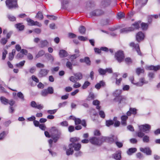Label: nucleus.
Here are the masks:
<instances>
[{"instance_id":"nucleus-41","label":"nucleus","mask_w":160,"mask_h":160,"mask_svg":"<svg viewBox=\"0 0 160 160\" xmlns=\"http://www.w3.org/2000/svg\"><path fill=\"white\" fill-rule=\"evenodd\" d=\"M142 131L139 129V130L137 133L138 136L139 138H142L144 136V133L142 132Z\"/></svg>"},{"instance_id":"nucleus-13","label":"nucleus","mask_w":160,"mask_h":160,"mask_svg":"<svg viewBox=\"0 0 160 160\" xmlns=\"http://www.w3.org/2000/svg\"><path fill=\"white\" fill-rule=\"evenodd\" d=\"M49 71V70L45 69H41L39 73V77H42L45 76L48 74Z\"/></svg>"},{"instance_id":"nucleus-60","label":"nucleus","mask_w":160,"mask_h":160,"mask_svg":"<svg viewBox=\"0 0 160 160\" xmlns=\"http://www.w3.org/2000/svg\"><path fill=\"white\" fill-rule=\"evenodd\" d=\"M80 56L79 54H74L72 55L71 56V58L72 59H76L78 57Z\"/></svg>"},{"instance_id":"nucleus-12","label":"nucleus","mask_w":160,"mask_h":160,"mask_svg":"<svg viewBox=\"0 0 160 160\" xmlns=\"http://www.w3.org/2000/svg\"><path fill=\"white\" fill-rule=\"evenodd\" d=\"M121 151H118L112 154V157L116 160H120L121 159Z\"/></svg>"},{"instance_id":"nucleus-19","label":"nucleus","mask_w":160,"mask_h":160,"mask_svg":"<svg viewBox=\"0 0 160 160\" xmlns=\"http://www.w3.org/2000/svg\"><path fill=\"white\" fill-rule=\"evenodd\" d=\"M59 54L60 57L62 58L67 56L68 54L67 52L65 50H61L60 51Z\"/></svg>"},{"instance_id":"nucleus-63","label":"nucleus","mask_w":160,"mask_h":160,"mask_svg":"<svg viewBox=\"0 0 160 160\" xmlns=\"http://www.w3.org/2000/svg\"><path fill=\"white\" fill-rule=\"evenodd\" d=\"M129 109H130V110L131 111L132 114L135 115L136 114L137 110L136 109H135V108H130Z\"/></svg>"},{"instance_id":"nucleus-35","label":"nucleus","mask_w":160,"mask_h":160,"mask_svg":"<svg viewBox=\"0 0 160 160\" xmlns=\"http://www.w3.org/2000/svg\"><path fill=\"white\" fill-rule=\"evenodd\" d=\"M95 98V96L94 94L93 93L91 92L87 98L88 100H91L94 99Z\"/></svg>"},{"instance_id":"nucleus-3","label":"nucleus","mask_w":160,"mask_h":160,"mask_svg":"<svg viewBox=\"0 0 160 160\" xmlns=\"http://www.w3.org/2000/svg\"><path fill=\"white\" fill-rule=\"evenodd\" d=\"M122 91L120 90H116L113 93L114 96L116 97L114 100L118 102L119 103H121L122 101L126 99V98L124 96H120Z\"/></svg>"},{"instance_id":"nucleus-26","label":"nucleus","mask_w":160,"mask_h":160,"mask_svg":"<svg viewBox=\"0 0 160 160\" xmlns=\"http://www.w3.org/2000/svg\"><path fill=\"white\" fill-rule=\"evenodd\" d=\"M15 27L20 31L23 30L24 28V26L22 23H19L16 24Z\"/></svg>"},{"instance_id":"nucleus-17","label":"nucleus","mask_w":160,"mask_h":160,"mask_svg":"<svg viewBox=\"0 0 160 160\" xmlns=\"http://www.w3.org/2000/svg\"><path fill=\"white\" fill-rule=\"evenodd\" d=\"M141 151L146 153L147 155H151L152 151L150 148L148 147H146L145 148H140Z\"/></svg>"},{"instance_id":"nucleus-28","label":"nucleus","mask_w":160,"mask_h":160,"mask_svg":"<svg viewBox=\"0 0 160 160\" xmlns=\"http://www.w3.org/2000/svg\"><path fill=\"white\" fill-rule=\"evenodd\" d=\"M45 54V52L44 50H41L36 55L35 58H38L40 57L43 56Z\"/></svg>"},{"instance_id":"nucleus-36","label":"nucleus","mask_w":160,"mask_h":160,"mask_svg":"<svg viewBox=\"0 0 160 160\" xmlns=\"http://www.w3.org/2000/svg\"><path fill=\"white\" fill-rule=\"evenodd\" d=\"M36 17L39 19H42L43 18V15L42 13L40 12H38L37 14Z\"/></svg>"},{"instance_id":"nucleus-10","label":"nucleus","mask_w":160,"mask_h":160,"mask_svg":"<svg viewBox=\"0 0 160 160\" xmlns=\"http://www.w3.org/2000/svg\"><path fill=\"white\" fill-rule=\"evenodd\" d=\"M111 3V0H102L100 6L101 8H105L109 6Z\"/></svg>"},{"instance_id":"nucleus-9","label":"nucleus","mask_w":160,"mask_h":160,"mask_svg":"<svg viewBox=\"0 0 160 160\" xmlns=\"http://www.w3.org/2000/svg\"><path fill=\"white\" fill-rule=\"evenodd\" d=\"M89 142L92 144L95 145H100L101 142L98 138L96 137H92L89 139Z\"/></svg>"},{"instance_id":"nucleus-25","label":"nucleus","mask_w":160,"mask_h":160,"mask_svg":"<svg viewBox=\"0 0 160 160\" xmlns=\"http://www.w3.org/2000/svg\"><path fill=\"white\" fill-rule=\"evenodd\" d=\"M0 100L2 103L5 105H7L8 102V100L5 97H1L0 98Z\"/></svg>"},{"instance_id":"nucleus-59","label":"nucleus","mask_w":160,"mask_h":160,"mask_svg":"<svg viewBox=\"0 0 160 160\" xmlns=\"http://www.w3.org/2000/svg\"><path fill=\"white\" fill-rule=\"evenodd\" d=\"M78 39L79 40L82 41H85L87 40V38L83 36H78Z\"/></svg>"},{"instance_id":"nucleus-45","label":"nucleus","mask_w":160,"mask_h":160,"mask_svg":"<svg viewBox=\"0 0 160 160\" xmlns=\"http://www.w3.org/2000/svg\"><path fill=\"white\" fill-rule=\"evenodd\" d=\"M7 39L5 38H2L0 41V42L3 45H5L7 43Z\"/></svg>"},{"instance_id":"nucleus-39","label":"nucleus","mask_w":160,"mask_h":160,"mask_svg":"<svg viewBox=\"0 0 160 160\" xmlns=\"http://www.w3.org/2000/svg\"><path fill=\"white\" fill-rule=\"evenodd\" d=\"M114 124V122L112 120H106V124L107 126L109 127Z\"/></svg>"},{"instance_id":"nucleus-31","label":"nucleus","mask_w":160,"mask_h":160,"mask_svg":"<svg viewBox=\"0 0 160 160\" xmlns=\"http://www.w3.org/2000/svg\"><path fill=\"white\" fill-rule=\"evenodd\" d=\"M79 31L81 34H83L85 32L86 28L84 26H81L79 28Z\"/></svg>"},{"instance_id":"nucleus-23","label":"nucleus","mask_w":160,"mask_h":160,"mask_svg":"<svg viewBox=\"0 0 160 160\" xmlns=\"http://www.w3.org/2000/svg\"><path fill=\"white\" fill-rule=\"evenodd\" d=\"M128 119V117L126 115H123L121 117V124L124 126L127 125L126 120Z\"/></svg>"},{"instance_id":"nucleus-34","label":"nucleus","mask_w":160,"mask_h":160,"mask_svg":"<svg viewBox=\"0 0 160 160\" xmlns=\"http://www.w3.org/2000/svg\"><path fill=\"white\" fill-rule=\"evenodd\" d=\"M7 17L8 19L11 21H14L16 20V18L11 15L8 14Z\"/></svg>"},{"instance_id":"nucleus-55","label":"nucleus","mask_w":160,"mask_h":160,"mask_svg":"<svg viewBox=\"0 0 160 160\" xmlns=\"http://www.w3.org/2000/svg\"><path fill=\"white\" fill-rule=\"evenodd\" d=\"M153 18V16H152V15H149L148 16V22L150 24L152 23Z\"/></svg>"},{"instance_id":"nucleus-56","label":"nucleus","mask_w":160,"mask_h":160,"mask_svg":"<svg viewBox=\"0 0 160 160\" xmlns=\"http://www.w3.org/2000/svg\"><path fill=\"white\" fill-rule=\"evenodd\" d=\"M99 115L100 117L102 118H104L105 116V114L104 112L102 111H100L99 112Z\"/></svg>"},{"instance_id":"nucleus-51","label":"nucleus","mask_w":160,"mask_h":160,"mask_svg":"<svg viewBox=\"0 0 160 160\" xmlns=\"http://www.w3.org/2000/svg\"><path fill=\"white\" fill-rule=\"evenodd\" d=\"M69 80L73 82H75L78 80L77 78L74 76H71L69 78Z\"/></svg>"},{"instance_id":"nucleus-24","label":"nucleus","mask_w":160,"mask_h":160,"mask_svg":"<svg viewBox=\"0 0 160 160\" xmlns=\"http://www.w3.org/2000/svg\"><path fill=\"white\" fill-rule=\"evenodd\" d=\"M148 69L149 70H153L155 71H157L160 69V66L158 65L156 66H151L148 67Z\"/></svg>"},{"instance_id":"nucleus-64","label":"nucleus","mask_w":160,"mask_h":160,"mask_svg":"<svg viewBox=\"0 0 160 160\" xmlns=\"http://www.w3.org/2000/svg\"><path fill=\"white\" fill-rule=\"evenodd\" d=\"M81 86V85L79 82H76L73 85V87L74 88H77L80 87Z\"/></svg>"},{"instance_id":"nucleus-21","label":"nucleus","mask_w":160,"mask_h":160,"mask_svg":"<svg viewBox=\"0 0 160 160\" xmlns=\"http://www.w3.org/2000/svg\"><path fill=\"white\" fill-rule=\"evenodd\" d=\"M48 44V42L46 40H41L40 42L39 45L41 48H43L47 46Z\"/></svg>"},{"instance_id":"nucleus-38","label":"nucleus","mask_w":160,"mask_h":160,"mask_svg":"<svg viewBox=\"0 0 160 160\" xmlns=\"http://www.w3.org/2000/svg\"><path fill=\"white\" fill-rule=\"evenodd\" d=\"M28 23V24L30 26H33L34 21L29 18H28L26 19Z\"/></svg>"},{"instance_id":"nucleus-58","label":"nucleus","mask_w":160,"mask_h":160,"mask_svg":"<svg viewBox=\"0 0 160 160\" xmlns=\"http://www.w3.org/2000/svg\"><path fill=\"white\" fill-rule=\"evenodd\" d=\"M32 80L37 83H38L39 82V80L38 78L35 76L32 75Z\"/></svg>"},{"instance_id":"nucleus-27","label":"nucleus","mask_w":160,"mask_h":160,"mask_svg":"<svg viewBox=\"0 0 160 160\" xmlns=\"http://www.w3.org/2000/svg\"><path fill=\"white\" fill-rule=\"evenodd\" d=\"M137 151V149L136 148H131L128 149L127 151V154L129 155H131L133 153L136 152Z\"/></svg>"},{"instance_id":"nucleus-37","label":"nucleus","mask_w":160,"mask_h":160,"mask_svg":"<svg viewBox=\"0 0 160 160\" xmlns=\"http://www.w3.org/2000/svg\"><path fill=\"white\" fill-rule=\"evenodd\" d=\"M90 84V83L89 82L87 81L85 82L84 84L82 86V88L83 89L86 88L88 86H89Z\"/></svg>"},{"instance_id":"nucleus-46","label":"nucleus","mask_w":160,"mask_h":160,"mask_svg":"<svg viewBox=\"0 0 160 160\" xmlns=\"http://www.w3.org/2000/svg\"><path fill=\"white\" fill-rule=\"evenodd\" d=\"M48 91L46 89L43 90L42 91L41 94L43 96H47L48 94Z\"/></svg>"},{"instance_id":"nucleus-53","label":"nucleus","mask_w":160,"mask_h":160,"mask_svg":"<svg viewBox=\"0 0 160 160\" xmlns=\"http://www.w3.org/2000/svg\"><path fill=\"white\" fill-rule=\"evenodd\" d=\"M66 66L67 67L70 69L72 70V63L69 61H68L67 62L66 64Z\"/></svg>"},{"instance_id":"nucleus-2","label":"nucleus","mask_w":160,"mask_h":160,"mask_svg":"<svg viewBox=\"0 0 160 160\" xmlns=\"http://www.w3.org/2000/svg\"><path fill=\"white\" fill-rule=\"evenodd\" d=\"M50 132L52 133V138L56 142L59 138L60 133L57 128L55 127H52L50 130Z\"/></svg>"},{"instance_id":"nucleus-40","label":"nucleus","mask_w":160,"mask_h":160,"mask_svg":"<svg viewBox=\"0 0 160 160\" xmlns=\"http://www.w3.org/2000/svg\"><path fill=\"white\" fill-rule=\"evenodd\" d=\"M132 27L134 28V30L135 29H138L139 28V23L138 22H135L132 25Z\"/></svg>"},{"instance_id":"nucleus-1","label":"nucleus","mask_w":160,"mask_h":160,"mask_svg":"<svg viewBox=\"0 0 160 160\" xmlns=\"http://www.w3.org/2000/svg\"><path fill=\"white\" fill-rule=\"evenodd\" d=\"M70 141L72 143L69 145V149L66 151V154L68 155L72 154L73 153V148L75 151H79L81 148V145L79 143H76L75 142L79 140V138L77 137H74L70 139Z\"/></svg>"},{"instance_id":"nucleus-43","label":"nucleus","mask_w":160,"mask_h":160,"mask_svg":"<svg viewBox=\"0 0 160 160\" xmlns=\"http://www.w3.org/2000/svg\"><path fill=\"white\" fill-rule=\"evenodd\" d=\"M143 141L145 142H148L149 141V137L147 135L144 136L143 138Z\"/></svg>"},{"instance_id":"nucleus-14","label":"nucleus","mask_w":160,"mask_h":160,"mask_svg":"<svg viewBox=\"0 0 160 160\" xmlns=\"http://www.w3.org/2000/svg\"><path fill=\"white\" fill-rule=\"evenodd\" d=\"M31 106L34 108L39 109H41L43 108V106L41 104H37L35 101H32L31 102Z\"/></svg>"},{"instance_id":"nucleus-54","label":"nucleus","mask_w":160,"mask_h":160,"mask_svg":"<svg viewBox=\"0 0 160 160\" xmlns=\"http://www.w3.org/2000/svg\"><path fill=\"white\" fill-rule=\"evenodd\" d=\"M57 111V109L53 110H48L47 111V113L48 114L52 115L55 114Z\"/></svg>"},{"instance_id":"nucleus-32","label":"nucleus","mask_w":160,"mask_h":160,"mask_svg":"<svg viewBox=\"0 0 160 160\" xmlns=\"http://www.w3.org/2000/svg\"><path fill=\"white\" fill-rule=\"evenodd\" d=\"M99 101L97 100H94L93 102V104L94 105L97 106L96 108L98 109H100V107L99 106Z\"/></svg>"},{"instance_id":"nucleus-50","label":"nucleus","mask_w":160,"mask_h":160,"mask_svg":"<svg viewBox=\"0 0 160 160\" xmlns=\"http://www.w3.org/2000/svg\"><path fill=\"white\" fill-rule=\"evenodd\" d=\"M47 90L48 91V94H52L53 92V89L52 87H48Z\"/></svg>"},{"instance_id":"nucleus-52","label":"nucleus","mask_w":160,"mask_h":160,"mask_svg":"<svg viewBox=\"0 0 160 160\" xmlns=\"http://www.w3.org/2000/svg\"><path fill=\"white\" fill-rule=\"evenodd\" d=\"M17 96L20 99L22 100H24V96L23 94L21 92H19L17 94Z\"/></svg>"},{"instance_id":"nucleus-22","label":"nucleus","mask_w":160,"mask_h":160,"mask_svg":"<svg viewBox=\"0 0 160 160\" xmlns=\"http://www.w3.org/2000/svg\"><path fill=\"white\" fill-rule=\"evenodd\" d=\"M105 83L103 81H100L99 82L97 83L95 86V88L97 89H99L102 87H104Z\"/></svg>"},{"instance_id":"nucleus-8","label":"nucleus","mask_w":160,"mask_h":160,"mask_svg":"<svg viewBox=\"0 0 160 160\" xmlns=\"http://www.w3.org/2000/svg\"><path fill=\"white\" fill-rule=\"evenodd\" d=\"M129 46L131 47L134 48L139 55H142V53L140 51L139 45L138 44H135L134 42H132L130 43Z\"/></svg>"},{"instance_id":"nucleus-20","label":"nucleus","mask_w":160,"mask_h":160,"mask_svg":"<svg viewBox=\"0 0 160 160\" xmlns=\"http://www.w3.org/2000/svg\"><path fill=\"white\" fill-rule=\"evenodd\" d=\"M105 140H108L110 141H114L116 142L118 141V138L117 136H113L112 137H103Z\"/></svg>"},{"instance_id":"nucleus-47","label":"nucleus","mask_w":160,"mask_h":160,"mask_svg":"<svg viewBox=\"0 0 160 160\" xmlns=\"http://www.w3.org/2000/svg\"><path fill=\"white\" fill-rule=\"evenodd\" d=\"M25 62V61L23 60L22 61L20 62L19 63L16 64V66L17 67H22L24 65Z\"/></svg>"},{"instance_id":"nucleus-48","label":"nucleus","mask_w":160,"mask_h":160,"mask_svg":"<svg viewBox=\"0 0 160 160\" xmlns=\"http://www.w3.org/2000/svg\"><path fill=\"white\" fill-rule=\"evenodd\" d=\"M6 135V132L5 131H3L0 134V140H3L5 136Z\"/></svg>"},{"instance_id":"nucleus-18","label":"nucleus","mask_w":160,"mask_h":160,"mask_svg":"<svg viewBox=\"0 0 160 160\" xmlns=\"http://www.w3.org/2000/svg\"><path fill=\"white\" fill-rule=\"evenodd\" d=\"M134 30V29L132 27L126 28L121 29L120 30V32L122 33H126L129 32L133 31Z\"/></svg>"},{"instance_id":"nucleus-15","label":"nucleus","mask_w":160,"mask_h":160,"mask_svg":"<svg viewBox=\"0 0 160 160\" xmlns=\"http://www.w3.org/2000/svg\"><path fill=\"white\" fill-rule=\"evenodd\" d=\"M144 35L141 32H139L136 35V39L138 42H140L144 39Z\"/></svg>"},{"instance_id":"nucleus-29","label":"nucleus","mask_w":160,"mask_h":160,"mask_svg":"<svg viewBox=\"0 0 160 160\" xmlns=\"http://www.w3.org/2000/svg\"><path fill=\"white\" fill-rule=\"evenodd\" d=\"M70 118H72L74 121L75 125L79 124L81 123V121L80 119L76 118L75 117L72 116H71Z\"/></svg>"},{"instance_id":"nucleus-44","label":"nucleus","mask_w":160,"mask_h":160,"mask_svg":"<svg viewBox=\"0 0 160 160\" xmlns=\"http://www.w3.org/2000/svg\"><path fill=\"white\" fill-rule=\"evenodd\" d=\"M136 73L138 75H139L140 73L144 72V70L143 69H141L140 68H138L136 69Z\"/></svg>"},{"instance_id":"nucleus-11","label":"nucleus","mask_w":160,"mask_h":160,"mask_svg":"<svg viewBox=\"0 0 160 160\" xmlns=\"http://www.w3.org/2000/svg\"><path fill=\"white\" fill-rule=\"evenodd\" d=\"M104 12L101 10H94L90 13V15L91 16H98L102 15L103 14Z\"/></svg>"},{"instance_id":"nucleus-57","label":"nucleus","mask_w":160,"mask_h":160,"mask_svg":"<svg viewBox=\"0 0 160 160\" xmlns=\"http://www.w3.org/2000/svg\"><path fill=\"white\" fill-rule=\"evenodd\" d=\"M125 61L127 64H129L132 62V60L129 58H127L125 59Z\"/></svg>"},{"instance_id":"nucleus-5","label":"nucleus","mask_w":160,"mask_h":160,"mask_svg":"<svg viewBox=\"0 0 160 160\" xmlns=\"http://www.w3.org/2000/svg\"><path fill=\"white\" fill-rule=\"evenodd\" d=\"M125 57L123 52L121 50H119L115 54V58L119 62H122Z\"/></svg>"},{"instance_id":"nucleus-42","label":"nucleus","mask_w":160,"mask_h":160,"mask_svg":"<svg viewBox=\"0 0 160 160\" xmlns=\"http://www.w3.org/2000/svg\"><path fill=\"white\" fill-rule=\"evenodd\" d=\"M98 71L99 74L101 75H104L106 73L105 69L101 68H99L98 70Z\"/></svg>"},{"instance_id":"nucleus-30","label":"nucleus","mask_w":160,"mask_h":160,"mask_svg":"<svg viewBox=\"0 0 160 160\" xmlns=\"http://www.w3.org/2000/svg\"><path fill=\"white\" fill-rule=\"evenodd\" d=\"M74 76L77 78V80H80L82 78V74L80 72H78L74 74Z\"/></svg>"},{"instance_id":"nucleus-33","label":"nucleus","mask_w":160,"mask_h":160,"mask_svg":"<svg viewBox=\"0 0 160 160\" xmlns=\"http://www.w3.org/2000/svg\"><path fill=\"white\" fill-rule=\"evenodd\" d=\"M141 27L143 30H146L148 27V24L142 22L141 24Z\"/></svg>"},{"instance_id":"nucleus-49","label":"nucleus","mask_w":160,"mask_h":160,"mask_svg":"<svg viewBox=\"0 0 160 160\" xmlns=\"http://www.w3.org/2000/svg\"><path fill=\"white\" fill-rule=\"evenodd\" d=\"M85 62L88 65H90L91 64V62L89 58L88 57H86L85 58Z\"/></svg>"},{"instance_id":"nucleus-61","label":"nucleus","mask_w":160,"mask_h":160,"mask_svg":"<svg viewBox=\"0 0 160 160\" xmlns=\"http://www.w3.org/2000/svg\"><path fill=\"white\" fill-rule=\"evenodd\" d=\"M36 67L38 68H43L44 67V65L40 63H38L36 65Z\"/></svg>"},{"instance_id":"nucleus-4","label":"nucleus","mask_w":160,"mask_h":160,"mask_svg":"<svg viewBox=\"0 0 160 160\" xmlns=\"http://www.w3.org/2000/svg\"><path fill=\"white\" fill-rule=\"evenodd\" d=\"M6 6L9 9H12L18 7L17 0H6Z\"/></svg>"},{"instance_id":"nucleus-16","label":"nucleus","mask_w":160,"mask_h":160,"mask_svg":"<svg viewBox=\"0 0 160 160\" xmlns=\"http://www.w3.org/2000/svg\"><path fill=\"white\" fill-rule=\"evenodd\" d=\"M148 1V0H146L144 2L142 0H136V4L137 6H138V8H141L146 4Z\"/></svg>"},{"instance_id":"nucleus-62","label":"nucleus","mask_w":160,"mask_h":160,"mask_svg":"<svg viewBox=\"0 0 160 160\" xmlns=\"http://www.w3.org/2000/svg\"><path fill=\"white\" fill-rule=\"evenodd\" d=\"M15 103V101L11 99L10 100H8V104L10 105V106L12 107Z\"/></svg>"},{"instance_id":"nucleus-6","label":"nucleus","mask_w":160,"mask_h":160,"mask_svg":"<svg viewBox=\"0 0 160 160\" xmlns=\"http://www.w3.org/2000/svg\"><path fill=\"white\" fill-rule=\"evenodd\" d=\"M130 80L131 82L132 83L138 86H142L143 84H146L147 83H148V81H145L144 80V78H141L140 79V82H138L136 83H135L134 82V77H131L130 78Z\"/></svg>"},{"instance_id":"nucleus-7","label":"nucleus","mask_w":160,"mask_h":160,"mask_svg":"<svg viewBox=\"0 0 160 160\" xmlns=\"http://www.w3.org/2000/svg\"><path fill=\"white\" fill-rule=\"evenodd\" d=\"M139 127L140 130L146 133L148 132L151 129L150 125L148 124L141 125Z\"/></svg>"}]
</instances>
